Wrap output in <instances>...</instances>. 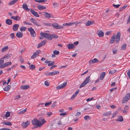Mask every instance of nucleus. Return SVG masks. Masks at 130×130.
Here are the masks:
<instances>
[{
    "instance_id": "f257e3e1",
    "label": "nucleus",
    "mask_w": 130,
    "mask_h": 130,
    "mask_svg": "<svg viewBox=\"0 0 130 130\" xmlns=\"http://www.w3.org/2000/svg\"><path fill=\"white\" fill-rule=\"evenodd\" d=\"M40 35L41 36L47 39L48 40H52L51 34L41 32Z\"/></svg>"
},
{
    "instance_id": "f03ea898",
    "label": "nucleus",
    "mask_w": 130,
    "mask_h": 130,
    "mask_svg": "<svg viewBox=\"0 0 130 130\" xmlns=\"http://www.w3.org/2000/svg\"><path fill=\"white\" fill-rule=\"evenodd\" d=\"M32 122L33 125H36L37 127L42 125V124L40 121L38 120L37 119H34L32 120Z\"/></svg>"
},
{
    "instance_id": "7ed1b4c3",
    "label": "nucleus",
    "mask_w": 130,
    "mask_h": 130,
    "mask_svg": "<svg viewBox=\"0 0 130 130\" xmlns=\"http://www.w3.org/2000/svg\"><path fill=\"white\" fill-rule=\"evenodd\" d=\"M90 76H88L87 77L85 80L79 86L80 88H81L84 87L87 83H89L90 81Z\"/></svg>"
},
{
    "instance_id": "20e7f679",
    "label": "nucleus",
    "mask_w": 130,
    "mask_h": 130,
    "mask_svg": "<svg viewBox=\"0 0 130 130\" xmlns=\"http://www.w3.org/2000/svg\"><path fill=\"white\" fill-rule=\"evenodd\" d=\"M52 25L53 26L54 28L57 29H62L64 28L63 26L59 25L57 23L52 24Z\"/></svg>"
},
{
    "instance_id": "39448f33",
    "label": "nucleus",
    "mask_w": 130,
    "mask_h": 130,
    "mask_svg": "<svg viewBox=\"0 0 130 130\" xmlns=\"http://www.w3.org/2000/svg\"><path fill=\"white\" fill-rule=\"evenodd\" d=\"M28 31L30 32L31 35L32 37H34L36 36V33L33 29L30 27L29 28H28Z\"/></svg>"
},
{
    "instance_id": "423d86ee",
    "label": "nucleus",
    "mask_w": 130,
    "mask_h": 130,
    "mask_svg": "<svg viewBox=\"0 0 130 130\" xmlns=\"http://www.w3.org/2000/svg\"><path fill=\"white\" fill-rule=\"evenodd\" d=\"M41 51L38 50L34 53L31 57V59H34L37 56H38L39 54L41 53Z\"/></svg>"
},
{
    "instance_id": "0eeeda50",
    "label": "nucleus",
    "mask_w": 130,
    "mask_h": 130,
    "mask_svg": "<svg viewBox=\"0 0 130 130\" xmlns=\"http://www.w3.org/2000/svg\"><path fill=\"white\" fill-rule=\"evenodd\" d=\"M120 32H118L117 33L116 36L115 37V42L116 43H118L119 41L120 40Z\"/></svg>"
},
{
    "instance_id": "6e6552de",
    "label": "nucleus",
    "mask_w": 130,
    "mask_h": 130,
    "mask_svg": "<svg viewBox=\"0 0 130 130\" xmlns=\"http://www.w3.org/2000/svg\"><path fill=\"white\" fill-rule=\"evenodd\" d=\"M67 85V82H64L63 84L60 85L57 87L56 88L57 89H62L65 87Z\"/></svg>"
},
{
    "instance_id": "1a4fd4ad",
    "label": "nucleus",
    "mask_w": 130,
    "mask_h": 130,
    "mask_svg": "<svg viewBox=\"0 0 130 130\" xmlns=\"http://www.w3.org/2000/svg\"><path fill=\"white\" fill-rule=\"evenodd\" d=\"M96 33L100 37H103L104 33L101 30H98Z\"/></svg>"
},
{
    "instance_id": "9d476101",
    "label": "nucleus",
    "mask_w": 130,
    "mask_h": 130,
    "mask_svg": "<svg viewBox=\"0 0 130 130\" xmlns=\"http://www.w3.org/2000/svg\"><path fill=\"white\" fill-rule=\"evenodd\" d=\"M46 42V40H44L43 41H42L37 46V47L38 48H39L42 46L44 45L45 44Z\"/></svg>"
},
{
    "instance_id": "9b49d317",
    "label": "nucleus",
    "mask_w": 130,
    "mask_h": 130,
    "mask_svg": "<svg viewBox=\"0 0 130 130\" xmlns=\"http://www.w3.org/2000/svg\"><path fill=\"white\" fill-rule=\"evenodd\" d=\"M30 11L31 13L35 16L37 17H39V15L38 13L36 12H35L33 10L31 9Z\"/></svg>"
},
{
    "instance_id": "f8f14e48",
    "label": "nucleus",
    "mask_w": 130,
    "mask_h": 130,
    "mask_svg": "<svg viewBox=\"0 0 130 130\" xmlns=\"http://www.w3.org/2000/svg\"><path fill=\"white\" fill-rule=\"evenodd\" d=\"M19 26V24H14L13 26V30L14 31L17 30Z\"/></svg>"
},
{
    "instance_id": "ddd939ff",
    "label": "nucleus",
    "mask_w": 130,
    "mask_h": 130,
    "mask_svg": "<svg viewBox=\"0 0 130 130\" xmlns=\"http://www.w3.org/2000/svg\"><path fill=\"white\" fill-rule=\"evenodd\" d=\"M30 86L29 85H24L20 87L21 89L25 90L29 88Z\"/></svg>"
},
{
    "instance_id": "4468645a",
    "label": "nucleus",
    "mask_w": 130,
    "mask_h": 130,
    "mask_svg": "<svg viewBox=\"0 0 130 130\" xmlns=\"http://www.w3.org/2000/svg\"><path fill=\"white\" fill-rule=\"evenodd\" d=\"M29 124V122L27 121L26 122H23L22 124V126L23 128H25Z\"/></svg>"
},
{
    "instance_id": "2eb2a0df",
    "label": "nucleus",
    "mask_w": 130,
    "mask_h": 130,
    "mask_svg": "<svg viewBox=\"0 0 130 130\" xmlns=\"http://www.w3.org/2000/svg\"><path fill=\"white\" fill-rule=\"evenodd\" d=\"M129 108V107L128 106H125L123 110H122V112L123 113H126L127 112V110Z\"/></svg>"
},
{
    "instance_id": "dca6fc26",
    "label": "nucleus",
    "mask_w": 130,
    "mask_h": 130,
    "mask_svg": "<svg viewBox=\"0 0 130 130\" xmlns=\"http://www.w3.org/2000/svg\"><path fill=\"white\" fill-rule=\"evenodd\" d=\"M11 18L13 19V20L18 21H19L21 19V18L19 17L18 15L16 16H12Z\"/></svg>"
},
{
    "instance_id": "f3484780",
    "label": "nucleus",
    "mask_w": 130,
    "mask_h": 130,
    "mask_svg": "<svg viewBox=\"0 0 130 130\" xmlns=\"http://www.w3.org/2000/svg\"><path fill=\"white\" fill-rule=\"evenodd\" d=\"M94 21H88L85 24L86 25V26H88L94 23Z\"/></svg>"
},
{
    "instance_id": "a211bd4d",
    "label": "nucleus",
    "mask_w": 130,
    "mask_h": 130,
    "mask_svg": "<svg viewBox=\"0 0 130 130\" xmlns=\"http://www.w3.org/2000/svg\"><path fill=\"white\" fill-rule=\"evenodd\" d=\"M43 13H44L43 15L45 18H50L51 17L50 14L48 13L44 12Z\"/></svg>"
},
{
    "instance_id": "6ab92c4d",
    "label": "nucleus",
    "mask_w": 130,
    "mask_h": 130,
    "mask_svg": "<svg viewBox=\"0 0 130 130\" xmlns=\"http://www.w3.org/2000/svg\"><path fill=\"white\" fill-rule=\"evenodd\" d=\"M79 91V89L77 90L74 93L72 96L71 99H74L77 95L78 94Z\"/></svg>"
},
{
    "instance_id": "aec40b11",
    "label": "nucleus",
    "mask_w": 130,
    "mask_h": 130,
    "mask_svg": "<svg viewBox=\"0 0 130 130\" xmlns=\"http://www.w3.org/2000/svg\"><path fill=\"white\" fill-rule=\"evenodd\" d=\"M23 8L25 10L29 11V9L28 8V6L26 4H24L23 5Z\"/></svg>"
},
{
    "instance_id": "412c9836",
    "label": "nucleus",
    "mask_w": 130,
    "mask_h": 130,
    "mask_svg": "<svg viewBox=\"0 0 130 130\" xmlns=\"http://www.w3.org/2000/svg\"><path fill=\"white\" fill-rule=\"evenodd\" d=\"M105 72H102L100 75V79L101 80H102L105 77Z\"/></svg>"
},
{
    "instance_id": "4be33fe9",
    "label": "nucleus",
    "mask_w": 130,
    "mask_h": 130,
    "mask_svg": "<svg viewBox=\"0 0 130 130\" xmlns=\"http://www.w3.org/2000/svg\"><path fill=\"white\" fill-rule=\"evenodd\" d=\"M23 36L22 33L20 32H17L16 34V36L18 38H21Z\"/></svg>"
},
{
    "instance_id": "5701e85b",
    "label": "nucleus",
    "mask_w": 130,
    "mask_h": 130,
    "mask_svg": "<svg viewBox=\"0 0 130 130\" xmlns=\"http://www.w3.org/2000/svg\"><path fill=\"white\" fill-rule=\"evenodd\" d=\"M68 48L69 49H71L74 47V45L73 44H69L67 45Z\"/></svg>"
},
{
    "instance_id": "b1692460",
    "label": "nucleus",
    "mask_w": 130,
    "mask_h": 130,
    "mask_svg": "<svg viewBox=\"0 0 130 130\" xmlns=\"http://www.w3.org/2000/svg\"><path fill=\"white\" fill-rule=\"evenodd\" d=\"M116 37L115 35V34L113 35L111 37V39L110 42V43H113L115 42V40Z\"/></svg>"
},
{
    "instance_id": "393cba45",
    "label": "nucleus",
    "mask_w": 130,
    "mask_h": 130,
    "mask_svg": "<svg viewBox=\"0 0 130 130\" xmlns=\"http://www.w3.org/2000/svg\"><path fill=\"white\" fill-rule=\"evenodd\" d=\"M116 120L118 121L122 122L123 121V119L122 116H119L118 117L117 119Z\"/></svg>"
},
{
    "instance_id": "a878e982",
    "label": "nucleus",
    "mask_w": 130,
    "mask_h": 130,
    "mask_svg": "<svg viewBox=\"0 0 130 130\" xmlns=\"http://www.w3.org/2000/svg\"><path fill=\"white\" fill-rule=\"evenodd\" d=\"M111 114V111H109L107 112H105L103 113V115L105 117L110 115Z\"/></svg>"
},
{
    "instance_id": "bb28decb",
    "label": "nucleus",
    "mask_w": 130,
    "mask_h": 130,
    "mask_svg": "<svg viewBox=\"0 0 130 130\" xmlns=\"http://www.w3.org/2000/svg\"><path fill=\"white\" fill-rule=\"evenodd\" d=\"M11 87V86L10 85H8L7 86L5 87L4 88V90L5 91H8L9 90Z\"/></svg>"
},
{
    "instance_id": "cd10ccee",
    "label": "nucleus",
    "mask_w": 130,
    "mask_h": 130,
    "mask_svg": "<svg viewBox=\"0 0 130 130\" xmlns=\"http://www.w3.org/2000/svg\"><path fill=\"white\" fill-rule=\"evenodd\" d=\"M52 40V39H57L58 38V36L54 34H51Z\"/></svg>"
},
{
    "instance_id": "c85d7f7f",
    "label": "nucleus",
    "mask_w": 130,
    "mask_h": 130,
    "mask_svg": "<svg viewBox=\"0 0 130 130\" xmlns=\"http://www.w3.org/2000/svg\"><path fill=\"white\" fill-rule=\"evenodd\" d=\"M80 23H81L80 22L78 23L77 22H75L72 23H69V26H71L73 24H75V25L76 26L77 24H78Z\"/></svg>"
},
{
    "instance_id": "c756f323",
    "label": "nucleus",
    "mask_w": 130,
    "mask_h": 130,
    "mask_svg": "<svg viewBox=\"0 0 130 130\" xmlns=\"http://www.w3.org/2000/svg\"><path fill=\"white\" fill-rule=\"evenodd\" d=\"M38 9L39 10H42L43 9H45L46 8V7L43 6L41 5H39L38 6Z\"/></svg>"
},
{
    "instance_id": "7c9ffc66",
    "label": "nucleus",
    "mask_w": 130,
    "mask_h": 130,
    "mask_svg": "<svg viewBox=\"0 0 130 130\" xmlns=\"http://www.w3.org/2000/svg\"><path fill=\"white\" fill-rule=\"evenodd\" d=\"M6 22L7 24L10 25L12 24V22L11 20L8 19L6 20Z\"/></svg>"
},
{
    "instance_id": "2f4dec72",
    "label": "nucleus",
    "mask_w": 130,
    "mask_h": 130,
    "mask_svg": "<svg viewBox=\"0 0 130 130\" xmlns=\"http://www.w3.org/2000/svg\"><path fill=\"white\" fill-rule=\"evenodd\" d=\"M18 0H13L10 2L8 4V5H10L14 4L16 2H17Z\"/></svg>"
},
{
    "instance_id": "473e14b6",
    "label": "nucleus",
    "mask_w": 130,
    "mask_h": 130,
    "mask_svg": "<svg viewBox=\"0 0 130 130\" xmlns=\"http://www.w3.org/2000/svg\"><path fill=\"white\" fill-rule=\"evenodd\" d=\"M59 72L58 71H53L50 73L51 76L55 74L59 73Z\"/></svg>"
},
{
    "instance_id": "72a5a7b5",
    "label": "nucleus",
    "mask_w": 130,
    "mask_h": 130,
    "mask_svg": "<svg viewBox=\"0 0 130 130\" xmlns=\"http://www.w3.org/2000/svg\"><path fill=\"white\" fill-rule=\"evenodd\" d=\"M8 48V46H6L3 48L1 50V52H5Z\"/></svg>"
},
{
    "instance_id": "f704fd0d",
    "label": "nucleus",
    "mask_w": 130,
    "mask_h": 130,
    "mask_svg": "<svg viewBox=\"0 0 130 130\" xmlns=\"http://www.w3.org/2000/svg\"><path fill=\"white\" fill-rule=\"evenodd\" d=\"M12 64V63L11 62H8L4 64V67H5L6 66H8L9 65H11Z\"/></svg>"
},
{
    "instance_id": "c9c22d12",
    "label": "nucleus",
    "mask_w": 130,
    "mask_h": 130,
    "mask_svg": "<svg viewBox=\"0 0 130 130\" xmlns=\"http://www.w3.org/2000/svg\"><path fill=\"white\" fill-rule=\"evenodd\" d=\"M126 44L124 43L122 45L121 47V49L123 50H125L126 49Z\"/></svg>"
},
{
    "instance_id": "e433bc0d",
    "label": "nucleus",
    "mask_w": 130,
    "mask_h": 130,
    "mask_svg": "<svg viewBox=\"0 0 130 130\" xmlns=\"http://www.w3.org/2000/svg\"><path fill=\"white\" fill-rule=\"evenodd\" d=\"M29 68L30 70H34L35 68V65L32 64L29 66Z\"/></svg>"
},
{
    "instance_id": "4c0bfd02",
    "label": "nucleus",
    "mask_w": 130,
    "mask_h": 130,
    "mask_svg": "<svg viewBox=\"0 0 130 130\" xmlns=\"http://www.w3.org/2000/svg\"><path fill=\"white\" fill-rule=\"evenodd\" d=\"M3 123L4 124L8 126H11L12 125L11 122H3Z\"/></svg>"
},
{
    "instance_id": "58836bf2",
    "label": "nucleus",
    "mask_w": 130,
    "mask_h": 130,
    "mask_svg": "<svg viewBox=\"0 0 130 130\" xmlns=\"http://www.w3.org/2000/svg\"><path fill=\"white\" fill-rule=\"evenodd\" d=\"M116 70H110L109 72V73L111 74H113L116 72Z\"/></svg>"
},
{
    "instance_id": "ea45409f",
    "label": "nucleus",
    "mask_w": 130,
    "mask_h": 130,
    "mask_svg": "<svg viewBox=\"0 0 130 130\" xmlns=\"http://www.w3.org/2000/svg\"><path fill=\"white\" fill-rule=\"evenodd\" d=\"M124 97L128 100L130 98V94L129 93H128L127 94L125 95Z\"/></svg>"
},
{
    "instance_id": "a19ab883",
    "label": "nucleus",
    "mask_w": 130,
    "mask_h": 130,
    "mask_svg": "<svg viewBox=\"0 0 130 130\" xmlns=\"http://www.w3.org/2000/svg\"><path fill=\"white\" fill-rule=\"evenodd\" d=\"M26 27L22 26L20 28V30L21 31H24L26 30Z\"/></svg>"
},
{
    "instance_id": "79ce46f5",
    "label": "nucleus",
    "mask_w": 130,
    "mask_h": 130,
    "mask_svg": "<svg viewBox=\"0 0 130 130\" xmlns=\"http://www.w3.org/2000/svg\"><path fill=\"white\" fill-rule=\"evenodd\" d=\"M26 111V108L20 111L18 113L19 114H22L25 112Z\"/></svg>"
},
{
    "instance_id": "37998d69",
    "label": "nucleus",
    "mask_w": 130,
    "mask_h": 130,
    "mask_svg": "<svg viewBox=\"0 0 130 130\" xmlns=\"http://www.w3.org/2000/svg\"><path fill=\"white\" fill-rule=\"evenodd\" d=\"M52 102V101L49 102H46L45 104L44 105L45 106H48L51 104Z\"/></svg>"
},
{
    "instance_id": "c03bdc74",
    "label": "nucleus",
    "mask_w": 130,
    "mask_h": 130,
    "mask_svg": "<svg viewBox=\"0 0 130 130\" xmlns=\"http://www.w3.org/2000/svg\"><path fill=\"white\" fill-rule=\"evenodd\" d=\"M128 100V99H127L125 97H124L123 99L122 103H126L127 102Z\"/></svg>"
},
{
    "instance_id": "a18cd8bd",
    "label": "nucleus",
    "mask_w": 130,
    "mask_h": 130,
    "mask_svg": "<svg viewBox=\"0 0 130 130\" xmlns=\"http://www.w3.org/2000/svg\"><path fill=\"white\" fill-rule=\"evenodd\" d=\"M84 119L85 120H88L90 119V118L89 116H86L84 117Z\"/></svg>"
},
{
    "instance_id": "49530a36",
    "label": "nucleus",
    "mask_w": 130,
    "mask_h": 130,
    "mask_svg": "<svg viewBox=\"0 0 130 130\" xmlns=\"http://www.w3.org/2000/svg\"><path fill=\"white\" fill-rule=\"evenodd\" d=\"M53 53L55 55H58L59 54V52L58 51L55 50L53 52Z\"/></svg>"
},
{
    "instance_id": "de8ad7c7",
    "label": "nucleus",
    "mask_w": 130,
    "mask_h": 130,
    "mask_svg": "<svg viewBox=\"0 0 130 130\" xmlns=\"http://www.w3.org/2000/svg\"><path fill=\"white\" fill-rule=\"evenodd\" d=\"M44 25L45 26H50L52 25V24L50 23H43Z\"/></svg>"
},
{
    "instance_id": "09e8293b",
    "label": "nucleus",
    "mask_w": 130,
    "mask_h": 130,
    "mask_svg": "<svg viewBox=\"0 0 130 130\" xmlns=\"http://www.w3.org/2000/svg\"><path fill=\"white\" fill-rule=\"evenodd\" d=\"M10 113L9 112H7L5 115L6 117H9L10 116Z\"/></svg>"
},
{
    "instance_id": "8fccbe9b",
    "label": "nucleus",
    "mask_w": 130,
    "mask_h": 130,
    "mask_svg": "<svg viewBox=\"0 0 130 130\" xmlns=\"http://www.w3.org/2000/svg\"><path fill=\"white\" fill-rule=\"evenodd\" d=\"M20 98V95H16L15 97L14 98V100H16L17 99Z\"/></svg>"
},
{
    "instance_id": "3c124183",
    "label": "nucleus",
    "mask_w": 130,
    "mask_h": 130,
    "mask_svg": "<svg viewBox=\"0 0 130 130\" xmlns=\"http://www.w3.org/2000/svg\"><path fill=\"white\" fill-rule=\"evenodd\" d=\"M112 51L113 54H115L117 53L118 51V50L117 49H112Z\"/></svg>"
},
{
    "instance_id": "603ef678",
    "label": "nucleus",
    "mask_w": 130,
    "mask_h": 130,
    "mask_svg": "<svg viewBox=\"0 0 130 130\" xmlns=\"http://www.w3.org/2000/svg\"><path fill=\"white\" fill-rule=\"evenodd\" d=\"M54 61H53L52 62L49 63L48 64V66H51L53 65L54 64Z\"/></svg>"
},
{
    "instance_id": "864d4df0",
    "label": "nucleus",
    "mask_w": 130,
    "mask_h": 130,
    "mask_svg": "<svg viewBox=\"0 0 130 130\" xmlns=\"http://www.w3.org/2000/svg\"><path fill=\"white\" fill-rule=\"evenodd\" d=\"M10 37L12 39H13L15 38V36L14 35V34L13 33L11 34L10 35Z\"/></svg>"
},
{
    "instance_id": "5fc2aeb1",
    "label": "nucleus",
    "mask_w": 130,
    "mask_h": 130,
    "mask_svg": "<svg viewBox=\"0 0 130 130\" xmlns=\"http://www.w3.org/2000/svg\"><path fill=\"white\" fill-rule=\"evenodd\" d=\"M120 5V4L116 5L114 4H113V7L116 8H118Z\"/></svg>"
},
{
    "instance_id": "6e6d98bb",
    "label": "nucleus",
    "mask_w": 130,
    "mask_h": 130,
    "mask_svg": "<svg viewBox=\"0 0 130 130\" xmlns=\"http://www.w3.org/2000/svg\"><path fill=\"white\" fill-rule=\"evenodd\" d=\"M57 102H54L51 105V107L52 108H54L55 106H56V103Z\"/></svg>"
},
{
    "instance_id": "4d7b16f0",
    "label": "nucleus",
    "mask_w": 130,
    "mask_h": 130,
    "mask_svg": "<svg viewBox=\"0 0 130 130\" xmlns=\"http://www.w3.org/2000/svg\"><path fill=\"white\" fill-rule=\"evenodd\" d=\"M118 112L117 111H116L113 113L112 115V117L111 118H113L118 113Z\"/></svg>"
},
{
    "instance_id": "13d9d810",
    "label": "nucleus",
    "mask_w": 130,
    "mask_h": 130,
    "mask_svg": "<svg viewBox=\"0 0 130 130\" xmlns=\"http://www.w3.org/2000/svg\"><path fill=\"white\" fill-rule=\"evenodd\" d=\"M34 23L38 26H40V25L39 23L36 21L35 22H34Z\"/></svg>"
},
{
    "instance_id": "bf43d9fd",
    "label": "nucleus",
    "mask_w": 130,
    "mask_h": 130,
    "mask_svg": "<svg viewBox=\"0 0 130 130\" xmlns=\"http://www.w3.org/2000/svg\"><path fill=\"white\" fill-rule=\"evenodd\" d=\"M44 84L47 86H48L50 84V83L47 81H45L44 82Z\"/></svg>"
},
{
    "instance_id": "052dcab7",
    "label": "nucleus",
    "mask_w": 130,
    "mask_h": 130,
    "mask_svg": "<svg viewBox=\"0 0 130 130\" xmlns=\"http://www.w3.org/2000/svg\"><path fill=\"white\" fill-rule=\"evenodd\" d=\"M46 114L48 117H50L52 115V113L51 112H48L46 113Z\"/></svg>"
},
{
    "instance_id": "680f3d73",
    "label": "nucleus",
    "mask_w": 130,
    "mask_h": 130,
    "mask_svg": "<svg viewBox=\"0 0 130 130\" xmlns=\"http://www.w3.org/2000/svg\"><path fill=\"white\" fill-rule=\"evenodd\" d=\"M57 125H62V123L60 121H59L57 122Z\"/></svg>"
},
{
    "instance_id": "e2e57ef3",
    "label": "nucleus",
    "mask_w": 130,
    "mask_h": 130,
    "mask_svg": "<svg viewBox=\"0 0 130 130\" xmlns=\"http://www.w3.org/2000/svg\"><path fill=\"white\" fill-rule=\"evenodd\" d=\"M81 115V113L79 112H77L75 115V116L77 117H79Z\"/></svg>"
},
{
    "instance_id": "0e129e2a",
    "label": "nucleus",
    "mask_w": 130,
    "mask_h": 130,
    "mask_svg": "<svg viewBox=\"0 0 130 130\" xmlns=\"http://www.w3.org/2000/svg\"><path fill=\"white\" fill-rule=\"evenodd\" d=\"M19 59L20 61L22 63H23L24 62V60L22 59V57H20Z\"/></svg>"
},
{
    "instance_id": "69168bd1",
    "label": "nucleus",
    "mask_w": 130,
    "mask_h": 130,
    "mask_svg": "<svg viewBox=\"0 0 130 130\" xmlns=\"http://www.w3.org/2000/svg\"><path fill=\"white\" fill-rule=\"evenodd\" d=\"M92 60H93V62L94 63L98 62L99 61V60L96 58H94Z\"/></svg>"
},
{
    "instance_id": "338daca9",
    "label": "nucleus",
    "mask_w": 130,
    "mask_h": 130,
    "mask_svg": "<svg viewBox=\"0 0 130 130\" xmlns=\"http://www.w3.org/2000/svg\"><path fill=\"white\" fill-rule=\"evenodd\" d=\"M53 5L54 7H55L56 6H57L58 5V3L55 2L53 4Z\"/></svg>"
},
{
    "instance_id": "774afa93",
    "label": "nucleus",
    "mask_w": 130,
    "mask_h": 130,
    "mask_svg": "<svg viewBox=\"0 0 130 130\" xmlns=\"http://www.w3.org/2000/svg\"><path fill=\"white\" fill-rule=\"evenodd\" d=\"M0 130H11V129L7 128H4L0 129Z\"/></svg>"
}]
</instances>
